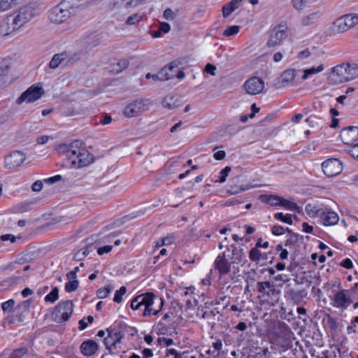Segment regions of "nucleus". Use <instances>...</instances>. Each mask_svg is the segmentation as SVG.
Masks as SVG:
<instances>
[{
    "mask_svg": "<svg viewBox=\"0 0 358 358\" xmlns=\"http://www.w3.org/2000/svg\"><path fill=\"white\" fill-rule=\"evenodd\" d=\"M306 2V0H292L293 7L297 10H302Z\"/></svg>",
    "mask_w": 358,
    "mask_h": 358,
    "instance_id": "nucleus-53",
    "label": "nucleus"
},
{
    "mask_svg": "<svg viewBox=\"0 0 358 358\" xmlns=\"http://www.w3.org/2000/svg\"><path fill=\"white\" fill-rule=\"evenodd\" d=\"M110 9L122 10L123 9H129L126 0H113L110 6Z\"/></svg>",
    "mask_w": 358,
    "mask_h": 358,
    "instance_id": "nucleus-37",
    "label": "nucleus"
},
{
    "mask_svg": "<svg viewBox=\"0 0 358 358\" xmlns=\"http://www.w3.org/2000/svg\"><path fill=\"white\" fill-rule=\"evenodd\" d=\"M10 66L7 59L0 58V79L6 77L10 71Z\"/></svg>",
    "mask_w": 358,
    "mask_h": 358,
    "instance_id": "nucleus-33",
    "label": "nucleus"
},
{
    "mask_svg": "<svg viewBox=\"0 0 358 358\" xmlns=\"http://www.w3.org/2000/svg\"><path fill=\"white\" fill-rule=\"evenodd\" d=\"M42 87L33 85L24 91L16 100L17 104H21L24 101L32 103L38 100L44 94Z\"/></svg>",
    "mask_w": 358,
    "mask_h": 358,
    "instance_id": "nucleus-10",
    "label": "nucleus"
},
{
    "mask_svg": "<svg viewBox=\"0 0 358 358\" xmlns=\"http://www.w3.org/2000/svg\"><path fill=\"white\" fill-rule=\"evenodd\" d=\"M71 15L69 9L63 8V4L53 8L49 13L48 17L50 20L56 24H61L68 20Z\"/></svg>",
    "mask_w": 358,
    "mask_h": 358,
    "instance_id": "nucleus-12",
    "label": "nucleus"
},
{
    "mask_svg": "<svg viewBox=\"0 0 358 358\" xmlns=\"http://www.w3.org/2000/svg\"><path fill=\"white\" fill-rule=\"evenodd\" d=\"M257 290L259 293L258 297L262 299L264 303L274 306L278 302L280 291L276 289L273 282L269 280L258 282Z\"/></svg>",
    "mask_w": 358,
    "mask_h": 358,
    "instance_id": "nucleus-4",
    "label": "nucleus"
},
{
    "mask_svg": "<svg viewBox=\"0 0 358 358\" xmlns=\"http://www.w3.org/2000/svg\"><path fill=\"white\" fill-rule=\"evenodd\" d=\"M295 340L291 329L283 322H279L275 329L272 343L280 352H286L293 347Z\"/></svg>",
    "mask_w": 358,
    "mask_h": 358,
    "instance_id": "nucleus-3",
    "label": "nucleus"
},
{
    "mask_svg": "<svg viewBox=\"0 0 358 358\" xmlns=\"http://www.w3.org/2000/svg\"><path fill=\"white\" fill-rule=\"evenodd\" d=\"M280 317L287 321H291L294 318V314L292 310H287V308L281 306L280 310Z\"/></svg>",
    "mask_w": 358,
    "mask_h": 358,
    "instance_id": "nucleus-40",
    "label": "nucleus"
},
{
    "mask_svg": "<svg viewBox=\"0 0 358 358\" xmlns=\"http://www.w3.org/2000/svg\"><path fill=\"white\" fill-rule=\"evenodd\" d=\"M299 234H292L285 241V246H293L299 240Z\"/></svg>",
    "mask_w": 358,
    "mask_h": 358,
    "instance_id": "nucleus-49",
    "label": "nucleus"
},
{
    "mask_svg": "<svg viewBox=\"0 0 358 358\" xmlns=\"http://www.w3.org/2000/svg\"><path fill=\"white\" fill-rule=\"evenodd\" d=\"M212 347L213 350L212 352V356L214 358L218 357L220 355V352L222 349V341L220 338H215V341L212 343Z\"/></svg>",
    "mask_w": 358,
    "mask_h": 358,
    "instance_id": "nucleus-35",
    "label": "nucleus"
},
{
    "mask_svg": "<svg viewBox=\"0 0 358 358\" xmlns=\"http://www.w3.org/2000/svg\"><path fill=\"white\" fill-rule=\"evenodd\" d=\"M261 248V238L256 243L255 246L249 252V258L252 262L259 263L261 259H266V255L262 253L259 248Z\"/></svg>",
    "mask_w": 358,
    "mask_h": 358,
    "instance_id": "nucleus-25",
    "label": "nucleus"
},
{
    "mask_svg": "<svg viewBox=\"0 0 358 358\" xmlns=\"http://www.w3.org/2000/svg\"><path fill=\"white\" fill-rule=\"evenodd\" d=\"M345 69H346V75L348 81L353 80L358 76V65L356 64H344Z\"/></svg>",
    "mask_w": 358,
    "mask_h": 358,
    "instance_id": "nucleus-31",
    "label": "nucleus"
},
{
    "mask_svg": "<svg viewBox=\"0 0 358 358\" xmlns=\"http://www.w3.org/2000/svg\"><path fill=\"white\" fill-rule=\"evenodd\" d=\"M185 353V352H179L176 349L173 348L168 349L166 350V356L173 355L175 358H182Z\"/></svg>",
    "mask_w": 358,
    "mask_h": 358,
    "instance_id": "nucleus-57",
    "label": "nucleus"
},
{
    "mask_svg": "<svg viewBox=\"0 0 358 358\" xmlns=\"http://www.w3.org/2000/svg\"><path fill=\"white\" fill-rule=\"evenodd\" d=\"M26 159V155L22 151L15 150L5 157V166L12 169L20 166Z\"/></svg>",
    "mask_w": 358,
    "mask_h": 358,
    "instance_id": "nucleus-13",
    "label": "nucleus"
},
{
    "mask_svg": "<svg viewBox=\"0 0 358 358\" xmlns=\"http://www.w3.org/2000/svg\"><path fill=\"white\" fill-rule=\"evenodd\" d=\"M129 62L127 59H120L115 64H113V66L117 68H113V70L118 73L122 71L124 69H126L129 66Z\"/></svg>",
    "mask_w": 358,
    "mask_h": 358,
    "instance_id": "nucleus-42",
    "label": "nucleus"
},
{
    "mask_svg": "<svg viewBox=\"0 0 358 358\" xmlns=\"http://www.w3.org/2000/svg\"><path fill=\"white\" fill-rule=\"evenodd\" d=\"M127 288L125 286H122L115 293L113 301L117 303H120L122 301V296L126 294Z\"/></svg>",
    "mask_w": 358,
    "mask_h": 358,
    "instance_id": "nucleus-44",
    "label": "nucleus"
},
{
    "mask_svg": "<svg viewBox=\"0 0 358 358\" xmlns=\"http://www.w3.org/2000/svg\"><path fill=\"white\" fill-rule=\"evenodd\" d=\"M340 138L346 145H352L358 139V127L349 126L343 129L340 132Z\"/></svg>",
    "mask_w": 358,
    "mask_h": 358,
    "instance_id": "nucleus-17",
    "label": "nucleus"
},
{
    "mask_svg": "<svg viewBox=\"0 0 358 358\" xmlns=\"http://www.w3.org/2000/svg\"><path fill=\"white\" fill-rule=\"evenodd\" d=\"M340 265L347 269H350L353 267L352 262L350 259L346 258L341 262Z\"/></svg>",
    "mask_w": 358,
    "mask_h": 358,
    "instance_id": "nucleus-64",
    "label": "nucleus"
},
{
    "mask_svg": "<svg viewBox=\"0 0 358 358\" xmlns=\"http://www.w3.org/2000/svg\"><path fill=\"white\" fill-rule=\"evenodd\" d=\"M240 27L238 25H233L228 27L223 32V36L229 37L237 34L239 32Z\"/></svg>",
    "mask_w": 358,
    "mask_h": 358,
    "instance_id": "nucleus-46",
    "label": "nucleus"
},
{
    "mask_svg": "<svg viewBox=\"0 0 358 358\" xmlns=\"http://www.w3.org/2000/svg\"><path fill=\"white\" fill-rule=\"evenodd\" d=\"M68 59L66 52L55 54L49 63V67L55 69Z\"/></svg>",
    "mask_w": 358,
    "mask_h": 358,
    "instance_id": "nucleus-28",
    "label": "nucleus"
},
{
    "mask_svg": "<svg viewBox=\"0 0 358 358\" xmlns=\"http://www.w3.org/2000/svg\"><path fill=\"white\" fill-rule=\"evenodd\" d=\"M150 102L147 99H136L129 103L124 109V115L127 117L138 116L148 110Z\"/></svg>",
    "mask_w": 358,
    "mask_h": 358,
    "instance_id": "nucleus-9",
    "label": "nucleus"
},
{
    "mask_svg": "<svg viewBox=\"0 0 358 358\" xmlns=\"http://www.w3.org/2000/svg\"><path fill=\"white\" fill-rule=\"evenodd\" d=\"M173 69V66H169V68L164 67L157 74H155L154 77H156V80H168L172 78V75H170L168 71H171Z\"/></svg>",
    "mask_w": 358,
    "mask_h": 358,
    "instance_id": "nucleus-32",
    "label": "nucleus"
},
{
    "mask_svg": "<svg viewBox=\"0 0 358 358\" xmlns=\"http://www.w3.org/2000/svg\"><path fill=\"white\" fill-rule=\"evenodd\" d=\"M33 16V11L31 8L23 7L10 15L8 20L10 23L12 30L17 31L28 22Z\"/></svg>",
    "mask_w": 358,
    "mask_h": 358,
    "instance_id": "nucleus-6",
    "label": "nucleus"
},
{
    "mask_svg": "<svg viewBox=\"0 0 358 358\" xmlns=\"http://www.w3.org/2000/svg\"><path fill=\"white\" fill-rule=\"evenodd\" d=\"M12 6V0H0V11L9 10Z\"/></svg>",
    "mask_w": 358,
    "mask_h": 358,
    "instance_id": "nucleus-54",
    "label": "nucleus"
},
{
    "mask_svg": "<svg viewBox=\"0 0 358 358\" xmlns=\"http://www.w3.org/2000/svg\"><path fill=\"white\" fill-rule=\"evenodd\" d=\"M79 285V281L77 278H71V280H69L65 284V291L66 292H72L76 291Z\"/></svg>",
    "mask_w": 358,
    "mask_h": 358,
    "instance_id": "nucleus-39",
    "label": "nucleus"
},
{
    "mask_svg": "<svg viewBox=\"0 0 358 358\" xmlns=\"http://www.w3.org/2000/svg\"><path fill=\"white\" fill-rule=\"evenodd\" d=\"M106 331L108 336L103 341L106 348L110 355L117 354L118 352H115L114 350L118 348L124 336V334L120 329L116 328H108Z\"/></svg>",
    "mask_w": 358,
    "mask_h": 358,
    "instance_id": "nucleus-7",
    "label": "nucleus"
},
{
    "mask_svg": "<svg viewBox=\"0 0 358 358\" xmlns=\"http://www.w3.org/2000/svg\"><path fill=\"white\" fill-rule=\"evenodd\" d=\"M62 180V176L61 175H56L52 177H50L47 179L44 180V182L48 184H54L57 182H59Z\"/></svg>",
    "mask_w": 358,
    "mask_h": 358,
    "instance_id": "nucleus-61",
    "label": "nucleus"
},
{
    "mask_svg": "<svg viewBox=\"0 0 358 358\" xmlns=\"http://www.w3.org/2000/svg\"><path fill=\"white\" fill-rule=\"evenodd\" d=\"M164 301L152 292H145L134 297L131 301V308L134 310H140L144 307L143 316L157 315L162 308Z\"/></svg>",
    "mask_w": 358,
    "mask_h": 358,
    "instance_id": "nucleus-2",
    "label": "nucleus"
},
{
    "mask_svg": "<svg viewBox=\"0 0 358 358\" xmlns=\"http://www.w3.org/2000/svg\"><path fill=\"white\" fill-rule=\"evenodd\" d=\"M113 289V286L112 285H107L96 291V296L99 299H105L110 294Z\"/></svg>",
    "mask_w": 358,
    "mask_h": 358,
    "instance_id": "nucleus-36",
    "label": "nucleus"
},
{
    "mask_svg": "<svg viewBox=\"0 0 358 358\" xmlns=\"http://www.w3.org/2000/svg\"><path fill=\"white\" fill-rule=\"evenodd\" d=\"M358 24V15L345 14L337 18L334 22V31L344 33Z\"/></svg>",
    "mask_w": 358,
    "mask_h": 358,
    "instance_id": "nucleus-8",
    "label": "nucleus"
},
{
    "mask_svg": "<svg viewBox=\"0 0 358 358\" xmlns=\"http://www.w3.org/2000/svg\"><path fill=\"white\" fill-rule=\"evenodd\" d=\"M286 36V27L285 26L280 24L275 27L270 34L267 45L269 48L279 45Z\"/></svg>",
    "mask_w": 358,
    "mask_h": 358,
    "instance_id": "nucleus-14",
    "label": "nucleus"
},
{
    "mask_svg": "<svg viewBox=\"0 0 358 358\" xmlns=\"http://www.w3.org/2000/svg\"><path fill=\"white\" fill-rule=\"evenodd\" d=\"M322 169L327 177H333L338 175L342 171L343 164L338 159L330 158L322 164Z\"/></svg>",
    "mask_w": 358,
    "mask_h": 358,
    "instance_id": "nucleus-11",
    "label": "nucleus"
},
{
    "mask_svg": "<svg viewBox=\"0 0 358 358\" xmlns=\"http://www.w3.org/2000/svg\"><path fill=\"white\" fill-rule=\"evenodd\" d=\"M219 313V311L217 310V309L210 310L209 311H205L202 317L207 320L213 319L217 314Z\"/></svg>",
    "mask_w": 358,
    "mask_h": 358,
    "instance_id": "nucleus-55",
    "label": "nucleus"
},
{
    "mask_svg": "<svg viewBox=\"0 0 358 358\" xmlns=\"http://www.w3.org/2000/svg\"><path fill=\"white\" fill-rule=\"evenodd\" d=\"M81 353L86 357H91L94 355L99 346L96 342L94 340H87L83 341L80 346Z\"/></svg>",
    "mask_w": 358,
    "mask_h": 358,
    "instance_id": "nucleus-21",
    "label": "nucleus"
},
{
    "mask_svg": "<svg viewBox=\"0 0 358 358\" xmlns=\"http://www.w3.org/2000/svg\"><path fill=\"white\" fill-rule=\"evenodd\" d=\"M280 196L273 194H262L259 196V200L264 203H268L271 206H280Z\"/></svg>",
    "mask_w": 358,
    "mask_h": 358,
    "instance_id": "nucleus-27",
    "label": "nucleus"
},
{
    "mask_svg": "<svg viewBox=\"0 0 358 358\" xmlns=\"http://www.w3.org/2000/svg\"><path fill=\"white\" fill-rule=\"evenodd\" d=\"M346 69L344 64L338 65L333 68L329 79L333 84H341L348 81Z\"/></svg>",
    "mask_w": 358,
    "mask_h": 358,
    "instance_id": "nucleus-19",
    "label": "nucleus"
},
{
    "mask_svg": "<svg viewBox=\"0 0 358 358\" xmlns=\"http://www.w3.org/2000/svg\"><path fill=\"white\" fill-rule=\"evenodd\" d=\"M347 152L350 154L354 159L358 160V143L353 144L350 148L346 150Z\"/></svg>",
    "mask_w": 358,
    "mask_h": 358,
    "instance_id": "nucleus-52",
    "label": "nucleus"
},
{
    "mask_svg": "<svg viewBox=\"0 0 358 358\" xmlns=\"http://www.w3.org/2000/svg\"><path fill=\"white\" fill-rule=\"evenodd\" d=\"M157 343L159 345L163 343L166 346H170L173 344V340L172 338H167L165 337H159L157 339Z\"/></svg>",
    "mask_w": 358,
    "mask_h": 358,
    "instance_id": "nucleus-60",
    "label": "nucleus"
},
{
    "mask_svg": "<svg viewBox=\"0 0 358 358\" xmlns=\"http://www.w3.org/2000/svg\"><path fill=\"white\" fill-rule=\"evenodd\" d=\"M244 87L248 94L251 95L258 94L263 91L264 82L260 78L254 76L246 80Z\"/></svg>",
    "mask_w": 358,
    "mask_h": 358,
    "instance_id": "nucleus-15",
    "label": "nucleus"
},
{
    "mask_svg": "<svg viewBox=\"0 0 358 358\" xmlns=\"http://www.w3.org/2000/svg\"><path fill=\"white\" fill-rule=\"evenodd\" d=\"M162 105L164 108L172 110L180 105V101L177 96H167L164 98Z\"/></svg>",
    "mask_w": 358,
    "mask_h": 358,
    "instance_id": "nucleus-29",
    "label": "nucleus"
},
{
    "mask_svg": "<svg viewBox=\"0 0 358 358\" xmlns=\"http://www.w3.org/2000/svg\"><path fill=\"white\" fill-rule=\"evenodd\" d=\"M348 290L342 289L334 294L333 299V306L336 308L345 309L352 303V299L348 296Z\"/></svg>",
    "mask_w": 358,
    "mask_h": 358,
    "instance_id": "nucleus-18",
    "label": "nucleus"
},
{
    "mask_svg": "<svg viewBox=\"0 0 358 358\" xmlns=\"http://www.w3.org/2000/svg\"><path fill=\"white\" fill-rule=\"evenodd\" d=\"M15 305L13 299H9L1 304V308L3 312L10 311Z\"/></svg>",
    "mask_w": 358,
    "mask_h": 358,
    "instance_id": "nucleus-51",
    "label": "nucleus"
},
{
    "mask_svg": "<svg viewBox=\"0 0 358 358\" xmlns=\"http://www.w3.org/2000/svg\"><path fill=\"white\" fill-rule=\"evenodd\" d=\"M231 261L229 262L227 259L226 252H224L220 254L215 262L214 268L219 272L220 276L227 275L231 271Z\"/></svg>",
    "mask_w": 358,
    "mask_h": 358,
    "instance_id": "nucleus-16",
    "label": "nucleus"
},
{
    "mask_svg": "<svg viewBox=\"0 0 358 358\" xmlns=\"http://www.w3.org/2000/svg\"><path fill=\"white\" fill-rule=\"evenodd\" d=\"M143 20V16L138 13H135L129 16L127 21L126 24L127 25H134Z\"/></svg>",
    "mask_w": 358,
    "mask_h": 358,
    "instance_id": "nucleus-47",
    "label": "nucleus"
},
{
    "mask_svg": "<svg viewBox=\"0 0 358 358\" xmlns=\"http://www.w3.org/2000/svg\"><path fill=\"white\" fill-rule=\"evenodd\" d=\"M274 218L290 225L293 223L290 214L284 215L282 213H277L274 215Z\"/></svg>",
    "mask_w": 358,
    "mask_h": 358,
    "instance_id": "nucleus-41",
    "label": "nucleus"
},
{
    "mask_svg": "<svg viewBox=\"0 0 358 358\" xmlns=\"http://www.w3.org/2000/svg\"><path fill=\"white\" fill-rule=\"evenodd\" d=\"M299 71H300L294 69L284 71L280 76L282 86L287 87L292 85Z\"/></svg>",
    "mask_w": 358,
    "mask_h": 358,
    "instance_id": "nucleus-23",
    "label": "nucleus"
},
{
    "mask_svg": "<svg viewBox=\"0 0 358 358\" xmlns=\"http://www.w3.org/2000/svg\"><path fill=\"white\" fill-rule=\"evenodd\" d=\"M21 280L20 276H12L3 280V285H14Z\"/></svg>",
    "mask_w": 358,
    "mask_h": 358,
    "instance_id": "nucleus-56",
    "label": "nucleus"
},
{
    "mask_svg": "<svg viewBox=\"0 0 358 358\" xmlns=\"http://www.w3.org/2000/svg\"><path fill=\"white\" fill-rule=\"evenodd\" d=\"M112 249H113L112 245H105V246L99 248L97 250V253L99 255H103L105 253L110 252L112 250Z\"/></svg>",
    "mask_w": 358,
    "mask_h": 358,
    "instance_id": "nucleus-63",
    "label": "nucleus"
},
{
    "mask_svg": "<svg viewBox=\"0 0 358 358\" xmlns=\"http://www.w3.org/2000/svg\"><path fill=\"white\" fill-rule=\"evenodd\" d=\"M323 208H318L316 206L308 203L306 205L305 211L310 217H320Z\"/></svg>",
    "mask_w": 358,
    "mask_h": 358,
    "instance_id": "nucleus-34",
    "label": "nucleus"
},
{
    "mask_svg": "<svg viewBox=\"0 0 358 358\" xmlns=\"http://www.w3.org/2000/svg\"><path fill=\"white\" fill-rule=\"evenodd\" d=\"M271 232L275 236H280L285 233V229L280 225H274L271 228Z\"/></svg>",
    "mask_w": 358,
    "mask_h": 358,
    "instance_id": "nucleus-58",
    "label": "nucleus"
},
{
    "mask_svg": "<svg viewBox=\"0 0 358 358\" xmlns=\"http://www.w3.org/2000/svg\"><path fill=\"white\" fill-rule=\"evenodd\" d=\"M82 141L76 140L69 144H63L59 149L63 152L68 162L74 168H83L89 166L94 162L93 155L83 146Z\"/></svg>",
    "mask_w": 358,
    "mask_h": 358,
    "instance_id": "nucleus-1",
    "label": "nucleus"
},
{
    "mask_svg": "<svg viewBox=\"0 0 358 358\" xmlns=\"http://www.w3.org/2000/svg\"><path fill=\"white\" fill-rule=\"evenodd\" d=\"M238 178H233L230 180L227 190L229 194H236L248 189V187L238 185Z\"/></svg>",
    "mask_w": 358,
    "mask_h": 358,
    "instance_id": "nucleus-30",
    "label": "nucleus"
},
{
    "mask_svg": "<svg viewBox=\"0 0 358 358\" xmlns=\"http://www.w3.org/2000/svg\"><path fill=\"white\" fill-rule=\"evenodd\" d=\"M163 16L166 20H173L174 19L175 14L171 8H166L164 11Z\"/></svg>",
    "mask_w": 358,
    "mask_h": 358,
    "instance_id": "nucleus-62",
    "label": "nucleus"
},
{
    "mask_svg": "<svg viewBox=\"0 0 358 358\" xmlns=\"http://www.w3.org/2000/svg\"><path fill=\"white\" fill-rule=\"evenodd\" d=\"M59 299V289L55 287L51 292L45 296L46 302L55 303Z\"/></svg>",
    "mask_w": 358,
    "mask_h": 358,
    "instance_id": "nucleus-38",
    "label": "nucleus"
},
{
    "mask_svg": "<svg viewBox=\"0 0 358 358\" xmlns=\"http://www.w3.org/2000/svg\"><path fill=\"white\" fill-rule=\"evenodd\" d=\"M231 171V168L229 166H226L220 171V178L217 181L220 183H223L226 181L227 177Z\"/></svg>",
    "mask_w": 358,
    "mask_h": 358,
    "instance_id": "nucleus-50",
    "label": "nucleus"
},
{
    "mask_svg": "<svg viewBox=\"0 0 358 358\" xmlns=\"http://www.w3.org/2000/svg\"><path fill=\"white\" fill-rule=\"evenodd\" d=\"M287 295L293 303L299 305L302 302L306 294L303 290L295 291L294 289H289L287 292Z\"/></svg>",
    "mask_w": 358,
    "mask_h": 358,
    "instance_id": "nucleus-26",
    "label": "nucleus"
},
{
    "mask_svg": "<svg viewBox=\"0 0 358 358\" xmlns=\"http://www.w3.org/2000/svg\"><path fill=\"white\" fill-rule=\"evenodd\" d=\"M234 10V8L228 2L222 6V15L224 17H228Z\"/></svg>",
    "mask_w": 358,
    "mask_h": 358,
    "instance_id": "nucleus-48",
    "label": "nucleus"
},
{
    "mask_svg": "<svg viewBox=\"0 0 358 358\" xmlns=\"http://www.w3.org/2000/svg\"><path fill=\"white\" fill-rule=\"evenodd\" d=\"M73 312V303L72 301H61L53 309L52 320L57 323L65 322L69 320Z\"/></svg>",
    "mask_w": 358,
    "mask_h": 358,
    "instance_id": "nucleus-5",
    "label": "nucleus"
},
{
    "mask_svg": "<svg viewBox=\"0 0 358 358\" xmlns=\"http://www.w3.org/2000/svg\"><path fill=\"white\" fill-rule=\"evenodd\" d=\"M321 17V12L317 10L303 16L300 20V24L303 27L315 24Z\"/></svg>",
    "mask_w": 358,
    "mask_h": 358,
    "instance_id": "nucleus-24",
    "label": "nucleus"
},
{
    "mask_svg": "<svg viewBox=\"0 0 358 358\" xmlns=\"http://www.w3.org/2000/svg\"><path fill=\"white\" fill-rule=\"evenodd\" d=\"M27 352L28 349L26 347L15 349L11 352L9 358H22Z\"/></svg>",
    "mask_w": 358,
    "mask_h": 358,
    "instance_id": "nucleus-45",
    "label": "nucleus"
},
{
    "mask_svg": "<svg viewBox=\"0 0 358 358\" xmlns=\"http://www.w3.org/2000/svg\"><path fill=\"white\" fill-rule=\"evenodd\" d=\"M280 206H282L289 210H294L299 209V207L296 203L288 201L282 197L281 198Z\"/></svg>",
    "mask_w": 358,
    "mask_h": 358,
    "instance_id": "nucleus-43",
    "label": "nucleus"
},
{
    "mask_svg": "<svg viewBox=\"0 0 358 358\" xmlns=\"http://www.w3.org/2000/svg\"><path fill=\"white\" fill-rule=\"evenodd\" d=\"M324 70V66L323 64H320L317 67H311L310 69H306V73H308V75H313L315 73H320Z\"/></svg>",
    "mask_w": 358,
    "mask_h": 358,
    "instance_id": "nucleus-59",
    "label": "nucleus"
},
{
    "mask_svg": "<svg viewBox=\"0 0 358 358\" xmlns=\"http://www.w3.org/2000/svg\"><path fill=\"white\" fill-rule=\"evenodd\" d=\"M322 222L325 226H331L337 224L339 220V217L336 213L328 209L323 208L320 216Z\"/></svg>",
    "mask_w": 358,
    "mask_h": 358,
    "instance_id": "nucleus-20",
    "label": "nucleus"
},
{
    "mask_svg": "<svg viewBox=\"0 0 358 358\" xmlns=\"http://www.w3.org/2000/svg\"><path fill=\"white\" fill-rule=\"evenodd\" d=\"M227 250L231 252V257H229L231 264H238L245 257L243 250L241 248L236 247L234 244H231L230 246L227 247Z\"/></svg>",
    "mask_w": 358,
    "mask_h": 358,
    "instance_id": "nucleus-22",
    "label": "nucleus"
}]
</instances>
